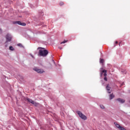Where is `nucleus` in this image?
I'll list each match as a JSON object with an SVG mask.
<instances>
[{
  "mask_svg": "<svg viewBox=\"0 0 130 130\" xmlns=\"http://www.w3.org/2000/svg\"><path fill=\"white\" fill-rule=\"evenodd\" d=\"M100 63H103V62H104V59H101V58H100Z\"/></svg>",
  "mask_w": 130,
  "mask_h": 130,
  "instance_id": "obj_15",
  "label": "nucleus"
},
{
  "mask_svg": "<svg viewBox=\"0 0 130 130\" xmlns=\"http://www.w3.org/2000/svg\"><path fill=\"white\" fill-rule=\"evenodd\" d=\"M100 107H101V109H105V107H104V106H103V105H100Z\"/></svg>",
  "mask_w": 130,
  "mask_h": 130,
  "instance_id": "obj_16",
  "label": "nucleus"
},
{
  "mask_svg": "<svg viewBox=\"0 0 130 130\" xmlns=\"http://www.w3.org/2000/svg\"><path fill=\"white\" fill-rule=\"evenodd\" d=\"M19 18H22V16H19Z\"/></svg>",
  "mask_w": 130,
  "mask_h": 130,
  "instance_id": "obj_28",
  "label": "nucleus"
},
{
  "mask_svg": "<svg viewBox=\"0 0 130 130\" xmlns=\"http://www.w3.org/2000/svg\"><path fill=\"white\" fill-rule=\"evenodd\" d=\"M116 101H118V102H119V103H120L121 104H123V103H124V102H125V100H124V99H122L121 98H118V99H116Z\"/></svg>",
  "mask_w": 130,
  "mask_h": 130,
  "instance_id": "obj_9",
  "label": "nucleus"
},
{
  "mask_svg": "<svg viewBox=\"0 0 130 130\" xmlns=\"http://www.w3.org/2000/svg\"><path fill=\"white\" fill-rule=\"evenodd\" d=\"M101 74L100 77L101 78H102V76H104V81H106V82H107V77H106L107 76V70L105 69H103V68H101Z\"/></svg>",
  "mask_w": 130,
  "mask_h": 130,
  "instance_id": "obj_2",
  "label": "nucleus"
},
{
  "mask_svg": "<svg viewBox=\"0 0 130 130\" xmlns=\"http://www.w3.org/2000/svg\"><path fill=\"white\" fill-rule=\"evenodd\" d=\"M34 71L38 73V74H43V73L45 72L44 70L43 69H38L37 67H35V68L33 69Z\"/></svg>",
  "mask_w": 130,
  "mask_h": 130,
  "instance_id": "obj_7",
  "label": "nucleus"
},
{
  "mask_svg": "<svg viewBox=\"0 0 130 130\" xmlns=\"http://www.w3.org/2000/svg\"><path fill=\"white\" fill-rule=\"evenodd\" d=\"M52 61H53V63L55 65V62L54 61V60L52 59Z\"/></svg>",
  "mask_w": 130,
  "mask_h": 130,
  "instance_id": "obj_22",
  "label": "nucleus"
},
{
  "mask_svg": "<svg viewBox=\"0 0 130 130\" xmlns=\"http://www.w3.org/2000/svg\"><path fill=\"white\" fill-rule=\"evenodd\" d=\"M37 50H39L38 55L40 57L42 56L43 57H46V56L48 55V53H49L48 50H46L45 48L39 47L37 48Z\"/></svg>",
  "mask_w": 130,
  "mask_h": 130,
  "instance_id": "obj_1",
  "label": "nucleus"
},
{
  "mask_svg": "<svg viewBox=\"0 0 130 130\" xmlns=\"http://www.w3.org/2000/svg\"><path fill=\"white\" fill-rule=\"evenodd\" d=\"M30 56L32 57V58H34V56H33L31 54H30Z\"/></svg>",
  "mask_w": 130,
  "mask_h": 130,
  "instance_id": "obj_21",
  "label": "nucleus"
},
{
  "mask_svg": "<svg viewBox=\"0 0 130 130\" xmlns=\"http://www.w3.org/2000/svg\"><path fill=\"white\" fill-rule=\"evenodd\" d=\"M35 54H37V52H35Z\"/></svg>",
  "mask_w": 130,
  "mask_h": 130,
  "instance_id": "obj_29",
  "label": "nucleus"
},
{
  "mask_svg": "<svg viewBox=\"0 0 130 130\" xmlns=\"http://www.w3.org/2000/svg\"><path fill=\"white\" fill-rule=\"evenodd\" d=\"M115 125H116L117 128L119 129L120 130H126V129L124 128L123 127L121 126L119 124H118L116 122H114Z\"/></svg>",
  "mask_w": 130,
  "mask_h": 130,
  "instance_id": "obj_8",
  "label": "nucleus"
},
{
  "mask_svg": "<svg viewBox=\"0 0 130 130\" xmlns=\"http://www.w3.org/2000/svg\"><path fill=\"white\" fill-rule=\"evenodd\" d=\"M102 85H104V83H102Z\"/></svg>",
  "mask_w": 130,
  "mask_h": 130,
  "instance_id": "obj_32",
  "label": "nucleus"
},
{
  "mask_svg": "<svg viewBox=\"0 0 130 130\" xmlns=\"http://www.w3.org/2000/svg\"><path fill=\"white\" fill-rule=\"evenodd\" d=\"M59 5H60V6H63L64 3H63V2H60Z\"/></svg>",
  "mask_w": 130,
  "mask_h": 130,
  "instance_id": "obj_19",
  "label": "nucleus"
},
{
  "mask_svg": "<svg viewBox=\"0 0 130 130\" xmlns=\"http://www.w3.org/2000/svg\"><path fill=\"white\" fill-rule=\"evenodd\" d=\"M30 8H31V9H33V8H34V6H33V5L31 4H28Z\"/></svg>",
  "mask_w": 130,
  "mask_h": 130,
  "instance_id": "obj_18",
  "label": "nucleus"
},
{
  "mask_svg": "<svg viewBox=\"0 0 130 130\" xmlns=\"http://www.w3.org/2000/svg\"><path fill=\"white\" fill-rule=\"evenodd\" d=\"M51 57H52V58H53V57H52V55H51Z\"/></svg>",
  "mask_w": 130,
  "mask_h": 130,
  "instance_id": "obj_31",
  "label": "nucleus"
},
{
  "mask_svg": "<svg viewBox=\"0 0 130 130\" xmlns=\"http://www.w3.org/2000/svg\"><path fill=\"white\" fill-rule=\"evenodd\" d=\"M42 16H43L44 15V14L43 13V12H42Z\"/></svg>",
  "mask_w": 130,
  "mask_h": 130,
  "instance_id": "obj_26",
  "label": "nucleus"
},
{
  "mask_svg": "<svg viewBox=\"0 0 130 130\" xmlns=\"http://www.w3.org/2000/svg\"><path fill=\"white\" fill-rule=\"evenodd\" d=\"M59 49H62V47H59Z\"/></svg>",
  "mask_w": 130,
  "mask_h": 130,
  "instance_id": "obj_25",
  "label": "nucleus"
},
{
  "mask_svg": "<svg viewBox=\"0 0 130 130\" xmlns=\"http://www.w3.org/2000/svg\"><path fill=\"white\" fill-rule=\"evenodd\" d=\"M2 32H3V30H2V29L0 28V34H2Z\"/></svg>",
  "mask_w": 130,
  "mask_h": 130,
  "instance_id": "obj_23",
  "label": "nucleus"
},
{
  "mask_svg": "<svg viewBox=\"0 0 130 130\" xmlns=\"http://www.w3.org/2000/svg\"><path fill=\"white\" fill-rule=\"evenodd\" d=\"M115 96L113 94V93H111L110 94V100H111L114 98Z\"/></svg>",
  "mask_w": 130,
  "mask_h": 130,
  "instance_id": "obj_12",
  "label": "nucleus"
},
{
  "mask_svg": "<svg viewBox=\"0 0 130 130\" xmlns=\"http://www.w3.org/2000/svg\"><path fill=\"white\" fill-rule=\"evenodd\" d=\"M12 23L14 25H16V24H17V25H19L20 26H26V23L25 22H22L20 21H13Z\"/></svg>",
  "mask_w": 130,
  "mask_h": 130,
  "instance_id": "obj_6",
  "label": "nucleus"
},
{
  "mask_svg": "<svg viewBox=\"0 0 130 130\" xmlns=\"http://www.w3.org/2000/svg\"><path fill=\"white\" fill-rule=\"evenodd\" d=\"M114 46H116V45H114Z\"/></svg>",
  "mask_w": 130,
  "mask_h": 130,
  "instance_id": "obj_34",
  "label": "nucleus"
},
{
  "mask_svg": "<svg viewBox=\"0 0 130 130\" xmlns=\"http://www.w3.org/2000/svg\"><path fill=\"white\" fill-rule=\"evenodd\" d=\"M17 46H19V47L22 48L24 47V46H23V45H22V44L21 43H19L17 44Z\"/></svg>",
  "mask_w": 130,
  "mask_h": 130,
  "instance_id": "obj_14",
  "label": "nucleus"
},
{
  "mask_svg": "<svg viewBox=\"0 0 130 130\" xmlns=\"http://www.w3.org/2000/svg\"><path fill=\"white\" fill-rule=\"evenodd\" d=\"M9 50H10L11 51H14L15 50V48L12 46H9Z\"/></svg>",
  "mask_w": 130,
  "mask_h": 130,
  "instance_id": "obj_13",
  "label": "nucleus"
},
{
  "mask_svg": "<svg viewBox=\"0 0 130 130\" xmlns=\"http://www.w3.org/2000/svg\"><path fill=\"white\" fill-rule=\"evenodd\" d=\"M37 26H42L43 27H46L47 25H43V22H39V24H37Z\"/></svg>",
  "mask_w": 130,
  "mask_h": 130,
  "instance_id": "obj_11",
  "label": "nucleus"
},
{
  "mask_svg": "<svg viewBox=\"0 0 130 130\" xmlns=\"http://www.w3.org/2000/svg\"><path fill=\"white\" fill-rule=\"evenodd\" d=\"M128 93L130 94V90H128Z\"/></svg>",
  "mask_w": 130,
  "mask_h": 130,
  "instance_id": "obj_27",
  "label": "nucleus"
},
{
  "mask_svg": "<svg viewBox=\"0 0 130 130\" xmlns=\"http://www.w3.org/2000/svg\"><path fill=\"white\" fill-rule=\"evenodd\" d=\"M117 43H118V42H117V41H116L115 42V44H117Z\"/></svg>",
  "mask_w": 130,
  "mask_h": 130,
  "instance_id": "obj_24",
  "label": "nucleus"
},
{
  "mask_svg": "<svg viewBox=\"0 0 130 130\" xmlns=\"http://www.w3.org/2000/svg\"><path fill=\"white\" fill-rule=\"evenodd\" d=\"M110 89H111V87L109 86V84H107L106 86V90L109 94L111 93V90H110Z\"/></svg>",
  "mask_w": 130,
  "mask_h": 130,
  "instance_id": "obj_10",
  "label": "nucleus"
},
{
  "mask_svg": "<svg viewBox=\"0 0 130 130\" xmlns=\"http://www.w3.org/2000/svg\"><path fill=\"white\" fill-rule=\"evenodd\" d=\"M13 38V37L12 35L10 34H7L6 36V43H8V42H11L12 41V39Z\"/></svg>",
  "mask_w": 130,
  "mask_h": 130,
  "instance_id": "obj_5",
  "label": "nucleus"
},
{
  "mask_svg": "<svg viewBox=\"0 0 130 130\" xmlns=\"http://www.w3.org/2000/svg\"><path fill=\"white\" fill-rule=\"evenodd\" d=\"M121 72H122V73H123V74H126V71H125V70L122 71Z\"/></svg>",
  "mask_w": 130,
  "mask_h": 130,
  "instance_id": "obj_20",
  "label": "nucleus"
},
{
  "mask_svg": "<svg viewBox=\"0 0 130 130\" xmlns=\"http://www.w3.org/2000/svg\"><path fill=\"white\" fill-rule=\"evenodd\" d=\"M25 101H27L28 103H31L32 105H34L35 107H37L39 105V103L35 102V101L32 100V99H30L29 98L26 97L25 98Z\"/></svg>",
  "mask_w": 130,
  "mask_h": 130,
  "instance_id": "obj_3",
  "label": "nucleus"
},
{
  "mask_svg": "<svg viewBox=\"0 0 130 130\" xmlns=\"http://www.w3.org/2000/svg\"><path fill=\"white\" fill-rule=\"evenodd\" d=\"M119 46H120V43L119 44Z\"/></svg>",
  "mask_w": 130,
  "mask_h": 130,
  "instance_id": "obj_30",
  "label": "nucleus"
},
{
  "mask_svg": "<svg viewBox=\"0 0 130 130\" xmlns=\"http://www.w3.org/2000/svg\"><path fill=\"white\" fill-rule=\"evenodd\" d=\"M77 114L79 115V117L81 118V119H83V120H86L87 119V116L86 115H84L82 112L80 111H78L77 112Z\"/></svg>",
  "mask_w": 130,
  "mask_h": 130,
  "instance_id": "obj_4",
  "label": "nucleus"
},
{
  "mask_svg": "<svg viewBox=\"0 0 130 130\" xmlns=\"http://www.w3.org/2000/svg\"><path fill=\"white\" fill-rule=\"evenodd\" d=\"M67 42H68V41L64 40V41L61 42L60 43V44H64V43H67Z\"/></svg>",
  "mask_w": 130,
  "mask_h": 130,
  "instance_id": "obj_17",
  "label": "nucleus"
},
{
  "mask_svg": "<svg viewBox=\"0 0 130 130\" xmlns=\"http://www.w3.org/2000/svg\"><path fill=\"white\" fill-rule=\"evenodd\" d=\"M102 82H103V80H102Z\"/></svg>",
  "mask_w": 130,
  "mask_h": 130,
  "instance_id": "obj_33",
  "label": "nucleus"
}]
</instances>
